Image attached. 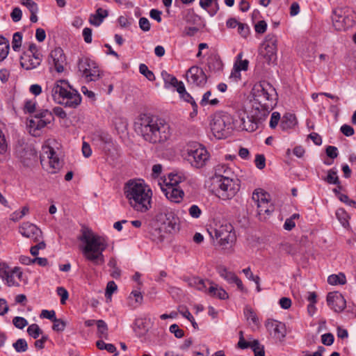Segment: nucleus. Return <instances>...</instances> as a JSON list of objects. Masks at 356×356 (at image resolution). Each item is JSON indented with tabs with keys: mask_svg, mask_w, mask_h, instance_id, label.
I'll return each instance as SVG.
<instances>
[{
	"mask_svg": "<svg viewBox=\"0 0 356 356\" xmlns=\"http://www.w3.org/2000/svg\"><path fill=\"white\" fill-rule=\"evenodd\" d=\"M135 131L149 144H163L170 137V124L163 118L147 113L140 114L134 122Z\"/></svg>",
	"mask_w": 356,
	"mask_h": 356,
	"instance_id": "1",
	"label": "nucleus"
},
{
	"mask_svg": "<svg viewBox=\"0 0 356 356\" xmlns=\"http://www.w3.org/2000/svg\"><path fill=\"white\" fill-rule=\"evenodd\" d=\"M78 239L84 244L82 253L86 260L95 265H102L104 263L103 252L108 245L106 237L98 235L91 229L83 226Z\"/></svg>",
	"mask_w": 356,
	"mask_h": 356,
	"instance_id": "2",
	"label": "nucleus"
},
{
	"mask_svg": "<svg viewBox=\"0 0 356 356\" xmlns=\"http://www.w3.org/2000/svg\"><path fill=\"white\" fill-rule=\"evenodd\" d=\"M123 191L134 210L145 213L152 207V191L143 181L131 179L124 184Z\"/></svg>",
	"mask_w": 356,
	"mask_h": 356,
	"instance_id": "3",
	"label": "nucleus"
},
{
	"mask_svg": "<svg viewBox=\"0 0 356 356\" xmlns=\"http://www.w3.org/2000/svg\"><path fill=\"white\" fill-rule=\"evenodd\" d=\"M46 92L51 96L56 103L64 105L65 107L76 108L81 101L78 92L72 90L65 80H58L47 85Z\"/></svg>",
	"mask_w": 356,
	"mask_h": 356,
	"instance_id": "4",
	"label": "nucleus"
},
{
	"mask_svg": "<svg viewBox=\"0 0 356 356\" xmlns=\"http://www.w3.org/2000/svg\"><path fill=\"white\" fill-rule=\"evenodd\" d=\"M253 100L252 104H259L264 106L271 105L273 107L275 104V97L277 95L275 89L268 82L264 81L255 84L252 88Z\"/></svg>",
	"mask_w": 356,
	"mask_h": 356,
	"instance_id": "5",
	"label": "nucleus"
},
{
	"mask_svg": "<svg viewBox=\"0 0 356 356\" xmlns=\"http://www.w3.org/2000/svg\"><path fill=\"white\" fill-rule=\"evenodd\" d=\"M234 118L227 113L222 112L214 115L211 122V129L218 139L226 138L233 129Z\"/></svg>",
	"mask_w": 356,
	"mask_h": 356,
	"instance_id": "6",
	"label": "nucleus"
},
{
	"mask_svg": "<svg viewBox=\"0 0 356 356\" xmlns=\"http://www.w3.org/2000/svg\"><path fill=\"white\" fill-rule=\"evenodd\" d=\"M207 149L198 143L188 145L187 149L186 160L193 167L201 168L204 167L209 159Z\"/></svg>",
	"mask_w": 356,
	"mask_h": 356,
	"instance_id": "7",
	"label": "nucleus"
},
{
	"mask_svg": "<svg viewBox=\"0 0 356 356\" xmlns=\"http://www.w3.org/2000/svg\"><path fill=\"white\" fill-rule=\"evenodd\" d=\"M78 70L81 77L87 82L98 80L102 73L96 62L88 57L79 58Z\"/></svg>",
	"mask_w": 356,
	"mask_h": 356,
	"instance_id": "8",
	"label": "nucleus"
},
{
	"mask_svg": "<svg viewBox=\"0 0 356 356\" xmlns=\"http://www.w3.org/2000/svg\"><path fill=\"white\" fill-rule=\"evenodd\" d=\"M209 232L212 238L218 241L220 245L232 243L236 240L234 227L228 222L216 225L214 227L210 228Z\"/></svg>",
	"mask_w": 356,
	"mask_h": 356,
	"instance_id": "9",
	"label": "nucleus"
},
{
	"mask_svg": "<svg viewBox=\"0 0 356 356\" xmlns=\"http://www.w3.org/2000/svg\"><path fill=\"white\" fill-rule=\"evenodd\" d=\"M332 19L333 26L337 31L346 30L354 24L353 11L348 7L334 9Z\"/></svg>",
	"mask_w": 356,
	"mask_h": 356,
	"instance_id": "10",
	"label": "nucleus"
},
{
	"mask_svg": "<svg viewBox=\"0 0 356 356\" xmlns=\"http://www.w3.org/2000/svg\"><path fill=\"white\" fill-rule=\"evenodd\" d=\"M42 168L49 173H56L62 167L63 162L58 158L54 148L50 146L43 147V153L40 156Z\"/></svg>",
	"mask_w": 356,
	"mask_h": 356,
	"instance_id": "11",
	"label": "nucleus"
},
{
	"mask_svg": "<svg viewBox=\"0 0 356 356\" xmlns=\"http://www.w3.org/2000/svg\"><path fill=\"white\" fill-rule=\"evenodd\" d=\"M217 195L222 200H230L234 197L240 189L238 179L228 178L223 181H216Z\"/></svg>",
	"mask_w": 356,
	"mask_h": 356,
	"instance_id": "12",
	"label": "nucleus"
},
{
	"mask_svg": "<svg viewBox=\"0 0 356 356\" xmlns=\"http://www.w3.org/2000/svg\"><path fill=\"white\" fill-rule=\"evenodd\" d=\"M277 39L276 35L268 34L266 35L261 47L259 55L264 59V62L270 64L277 58Z\"/></svg>",
	"mask_w": 356,
	"mask_h": 356,
	"instance_id": "13",
	"label": "nucleus"
},
{
	"mask_svg": "<svg viewBox=\"0 0 356 356\" xmlns=\"http://www.w3.org/2000/svg\"><path fill=\"white\" fill-rule=\"evenodd\" d=\"M23 273L19 267L10 268L6 262H0V277L8 286H19Z\"/></svg>",
	"mask_w": 356,
	"mask_h": 356,
	"instance_id": "14",
	"label": "nucleus"
},
{
	"mask_svg": "<svg viewBox=\"0 0 356 356\" xmlns=\"http://www.w3.org/2000/svg\"><path fill=\"white\" fill-rule=\"evenodd\" d=\"M269 195L261 189H256L252 196V200L257 207L259 216L269 215L273 211V207L268 200Z\"/></svg>",
	"mask_w": 356,
	"mask_h": 356,
	"instance_id": "15",
	"label": "nucleus"
},
{
	"mask_svg": "<svg viewBox=\"0 0 356 356\" xmlns=\"http://www.w3.org/2000/svg\"><path fill=\"white\" fill-rule=\"evenodd\" d=\"M234 124L236 127L252 132L259 129L257 122L252 120L251 115H248L244 110H238L236 116L234 118Z\"/></svg>",
	"mask_w": 356,
	"mask_h": 356,
	"instance_id": "16",
	"label": "nucleus"
},
{
	"mask_svg": "<svg viewBox=\"0 0 356 356\" xmlns=\"http://www.w3.org/2000/svg\"><path fill=\"white\" fill-rule=\"evenodd\" d=\"M54 120V115L48 110L38 111L34 118L30 120V129L40 130L50 124Z\"/></svg>",
	"mask_w": 356,
	"mask_h": 356,
	"instance_id": "17",
	"label": "nucleus"
},
{
	"mask_svg": "<svg viewBox=\"0 0 356 356\" xmlns=\"http://www.w3.org/2000/svg\"><path fill=\"white\" fill-rule=\"evenodd\" d=\"M269 334L275 340L282 341L286 334L285 325L276 320L268 319L266 323Z\"/></svg>",
	"mask_w": 356,
	"mask_h": 356,
	"instance_id": "18",
	"label": "nucleus"
},
{
	"mask_svg": "<svg viewBox=\"0 0 356 356\" xmlns=\"http://www.w3.org/2000/svg\"><path fill=\"white\" fill-rule=\"evenodd\" d=\"M186 79L191 84L202 86L206 83L207 76L202 68L192 66L186 72Z\"/></svg>",
	"mask_w": 356,
	"mask_h": 356,
	"instance_id": "19",
	"label": "nucleus"
},
{
	"mask_svg": "<svg viewBox=\"0 0 356 356\" xmlns=\"http://www.w3.org/2000/svg\"><path fill=\"white\" fill-rule=\"evenodd\" d=\"M272 108H273L271 107V105L266 104V106H259V104H252L250 113L252 116V120L257 122V124L259 127L266 120Z\"/></svg>",
	"mask_w": 356,
	"mask_h": 356,
	"instance_id": "20",
	"label": "nucleus"
},
{
	"mask_svg": "<svg viewBox=\"0 0 356 356\" xmlns=\"http://www.w3.org/2000/svg\"><path fill=\"white\" fill-rule=\"evenodd\" d=\"M19 232L23 236L29 238L33 241H39L42 238L41 230L29 222H23L19 227Z\"/></svg>",
	"mask_w": 356,
	"mask_h": 356,
	"instance_id": "21",
	"label": "nucleus"
},
{
	"mask_svg": "<svg viewBox=\"0 0 356 356\" xmlns=\"http://www.w3.org/2000/svg\"><path fill=\"white\" fill-rule=\"evenodd\" d=\"M328 306L336 312H342L346 307V301L338 291L330 292L327 296Z\"/></svg>",
	"mask_w": 356,
	"mask_h": 356,
	"instance_id": "22",
	"label": "nucleus"
},
{
	"mask_svg": "<svg viewBox=\"0 0 356 356\" xmlns=\"http://www.w3.org/2000/svg\"><path fill=\"white\" fill-rule=\"evenodd\" d=\"M48 62L54 66L56 72H62L64 70L65 56L63 50L60 47L55 48L49 56Z\"/></svg>",
	"mask_w": 356,
	"mask_h": 356,
	"instance_id": "23",
	"label": "nucleus"
},
{
	"mask_svg": "<svg viewBox=\"0 0 356 356\" xmlns=\"http://www.w3.org/2000/svg\"><path fill=\"white\" fill-rule=\"evenodd\" d=\"M41 61L42 56L24 54L21 57L20 64L25 70H31L40 65Z\"/></svg>",
	"mask_w": 356,
	"mask_h": 356,
	"instance_id": "24",
	"label": "nucleus"
},
{
	"mask_svg": "<svg viewBox=\"0 0 356 356\" xmlns=\"http://www.w3.org/2000/svg\"><path fill=\"white\" fill-rule=\"evenodd\" d=\"M161 189L168 200L176 203L180 202L184 195V193L180 187L161 186Z\"/></svg>",
	"mask_w": 356,
	"mask_h": 356,
	"instance_id": "25",
	"label": "nucleus"
},
{
	"mask_svg": "<svg viewBox=\"0 0 356 356\" xmlns=\"http://www.w3.org/2000/svg\"><path fill=\"white\" fill-rule=\"evenodd\" d=\"M207 282L210 284L206 293L212 298H218L220 300H225L228 298V293L221 287H218V285L213 284L209 280H207Z\"/></svg>",
	"mask_w": 356,
	"mask_h": 356,
	"instance_id": "26",
	"label": "nucleus"
},
{
	"mask_svg": "<svg viewBox=\"0 0 356 356\" xmlns=\"http://www.w3.org/2000/svg\"><path fill=\"white\" fill-rule=\"evenodd\" d=\"M186 179L184 173L181 172H171L168 175V177L163 181L165 186H175L179 187V184L181 183Z\"/></svg>",
	"mask_w": 356,
	"mask_h": 356,
	"instance_id": "27",
	"label": "nucleus"
},
{
	"mask_svg": "<svg viewBox=\"0 0 356 356\" xmlns=\"http://www.w3.org/2000/svg\"><path fill=\"white\" fill-rule=\"evenodd\" d=\"M108 15L106 10H104L102 8L97 9L95 13L91 14L89 17V22L90 24L99 26L103 22L104 19L106 18Z\"/></svg>",
	"mask_w": 356,
	"mask_h": 356,
	"instance_id": "28",
	"label": "nucleus"
},
{
	"mask_svg": "<svg viewBox=\"0 0 356 356\" xmlns=\"http://www.w3.org/2000/svg\"><path fill=\"white\" fill-rule=\"evenodd\" d=\"M177 91L179 92L180 97L186 102L191 103L193 107V112L196 114L197 113V105L193 100L191 95L186 91L184 83H181Z\"/></svg>",
	"mask_w": 356,
	"mask_h": 356,
	"instance_id": "29",
	"label": "nucleus"
},
{
	"mask_svg": "<svg viewBox=\"0 0 356 356\" xmlns=\"http://www.w3.org/2000/svg\"><path fill=\"white\" fill-rule=\"evenodd\" d=\"M200 6L208 10V13L211 16L215 15L219 10V6L217 0H200Z\"/></svg>",
	"mask_w": 356,
	"mask_h": 356,
	"instance_id": "30",
	"label": "nucleus"
},
{
	"mask_svg": "<svg viewBox=\"0 0 356 356\" xmlns=\"http://www.w3.org/2000/svg\"><path fill=\"white\" fill-rule=\"evenodd\" d=\"M15 151L17 156L24 165H28L27 161L30 160L31 157L35 156V154L31 149H26L25 148L23 149L21 147H17Z\"/></svg>",
	"mask_w": 356,
	"mask_h": 356,
	"instance_id": "31",
	"label": "nucleus"
},
{
	"mask_svg": "<svg viewBox=\"0 0 356 356\" xmlns=\"http://www.w3.org/2000/svg\"><path fill=\"white\" fill-rule=\"evenodd\" d=\"M161 76L164 81L165 88L170 86L175 88L176 90H177V88H179V85H181V83H183L182 81H179L175 76L168 74L166 72H163L161 73Z\"/></svg>",
	"mask_w": 356,
	"mask_h": 356,
	"instance_id": "32",
	"label": "nucleus"
},
{
	"mask_svg": "<svg viewBox=\"0 0 356 356\" xmlns=\"http://www.w3.org/2000/svg\"><path fill=\"white\" fill-rule=\"evenodd\" d=\"M206 282L207 281L197 277L189 278L188 280L189 286L196 289L199 291H204L205 293L207 291Z\"/></svg>",
	"mask_w": 356,
	"mask_h": 356,
	"instance_id": "33",
	"label": "nucleus"
},
{
	"mask_svg": "<svg viewBox=\"0 0 356 356\" xmlns=\"http://www.w3.org/2000/svg\"><path fill=\"white\" fill-rule=\"evenodd\" d=\"M216 270L219 275L229 283H233V281L236 277L234 273L228 270V269L224 266H218L216 268Z\"/></svg>",
	"mask_w": 356,
	"mask_h": 356,
	"instance_id": "34",
	"label": "nucleus"
},
{
	"mask_svg": "<svg viewBox=\"0 0 356 356\" xmlns=\"http://www.w3.org/2000/svg\"><path fill=\"white\" fill-rule=\"evenodd\" d=\"M140 288L138 287V289ZM129 305L134 308L140 305L143 300L142 293L139 290H134L129 296Z\"/></svg>",
	"mask_w": 356,
	"mask_h": 356,
	"instance_id": "35",
	"label": "nucleus"
},
{
	"mask_svg": "<svg viewBox=\"0 0 356 356\" xmlns=\"http://www.w3.org/2000/svg\"><path fill=\"white\" fill-rule=\"evenodd\" d=\"M223 64L219 57L213 56L208 60V67L211 72H218L222 70Z\"/></svg>",
	"mask_w": 356,
	"mask_h": 356,
	"instance_id": "36",
	"label": "nucleus"
},
{
	"mask_svg": "<svg viewBox=\"0 0 356 356\" xmlns=\"http://www.w3.org/2000/svg\"><path fill=\"white\" fill-rule=\"evenodd\" d=\"M248 348L252 349L254 356H265L264 346L257 339L249 341Z\"/></svg>",
	"mask_w": 356,
	"mask_h": 356,
	"instance_id": "37",
	"label": "nucleus"
},
{
	"mask_svg": "<svg viewBox=\"0 0 356 356\" xmlns=\"http://www.w3.org/2000/svg\"><path fill=\"white\" fill-rule=\"evenodd\" d=\"M327 282L331 285L344 284L346 282V278L343 273L333 274L328 277Z\"/></svg>",
	"mask_w": 356,
	"mask_h": 356,
	"instance_id": "38",
	"label": "nucleus"
},
{
	"mask_svg": "<svg viewBox=\"0 0 356 356\" xmlns=\"http://www.w3.org/2000/svg\"><path fill=\"white\" fill-rule=\"evenodd\" d=\"M9 52L8 41L3 37L0 36V61L6 58Z\"/></svg>",
	"mask_w": 356,
	"mask_h": 356,
	"instance_id": "39",
	"label": "nucleus"
},
{
	"mask_svg": "<svg viewBox=\"0 0 356 356\" xmlns=\"http://www.w3.org/2000/svg\"><path fill=\"white\" fill-rule=\"evenodd\" d=\"M244 315L248 321H251L254 325L259 324V319L254 310L249 306L244 308Z\"/></svg>",
	"mask_w": 356,
	"mask_h": 356,
	"instance_id": "40",
	"label": "nucleus"
},
{
	"mask_svg": "<svg viewBox=\"0 0 356 356\" xmlns=\"http://www.w3.org/2000/svg\"><path fill=\"white\" fill-rule=\"evenodd\" d=\"M97 334L99 338H108V327L103 320L97 321Z\"/></svg>",
	"mask_w": 356,
	"mask_h": 356,
	"instance_id": "41",
	"label": "nucleus"
},
{
	"mask_svg": "<svg viewBox=\"0 0 356 356\" xmlns=\"http://www.w3.org/2000/svg\"><path fill=\"white\" fill-rule=\"evenodd\" d=\"M211 91L206 92L202 97V99L200 102V104L202 106H206L207 104H209L211 106L217 105L219 103L218 99L217 98H211Z\"/></svg>",
	"mask_w": 356,
	"mask_h": 356,
	"instance_id": "42",
	"label": "nucleus"
},
{
	"mask_svg": "<svg viewBox=\"0 0 356 356\" xmlns=\"http://www.w3.org/2000/svg\"><path fill=\"white\" fill-rule=\"evenodd\" d=\"M150 238L151 239L156 242L160 243L162 242L164 239V235L161 228H154L152 229L150 232Z\"/></svg>",
	"mask_w": 356,
	"mask_h": 356,
	"instance_id": "43",
	"label": "nucleus"
},
{
	"mask_svg": "<svg viewBox=\"0 0 356 356\" xmlns=\"http://www.w3.org/2000/svg\"><path fill=\"white\" fill-rule=\"evenodd\" d=\"M27 332L33 339H37L42 333V331L38 324L33 323L28 327Z\"/></svg>",
	"mask_w": 356,
	"mask_h": 356,
	"instance_id": "44",
	"label": "nucleus"
},
{
	"mask_svg": "<svg viewBox=\"0 0 356 356\" xmlns=\"http://www.w3.org/2000/svg\"><path fill=\"white\" fill-rule=\"evenodd\" d=\"M13 348L17 353H23L27 350L28 344L25 339H19L13 344Z\"/></svg>",
	"mask_w": 356,
	"mask_h": 356,
	"instance_id": "45",
	"label": "nucleus"
},
{
	"mask_svg": "<svg viewBox=\"0 0 356 356\" xmlns=\"http://www.w3.org/2000/svg\"><path fill=\"white\" fill-rule=\"evenodd\" d=\"M22 40V35L19 32H16L13 34V41H12V47L14 51H17L21 47Z\"/></svg>",
	"mask_w": 356,
	"mask_h": 356,
	"instance_id": "46",
	"label": "nucleus"
},
{
	"mask_svg": "<svg viewBox=\"0 0 356 356\" xmlns=\"http://www.w3.org/2000/svg\"><path fill=\"white\" fill-rule=\"evenodd\" d=\"M243 54L240 53L237 56L238 60L234 63V67L241 70H247L249 62L248 60H242Z\"/></svg>",
	"mask_w": 356,
	"mask_h": 356,
	"instance_id": "47",
	"label": "nucleus"
},
{
	"mask_svg": "<svg viewBox=\"0 0 356 356\" xmlns=\"http://www.w3.org/2000/svg\"><path fill=\"white\" fill-rule=\"evenodd\" d=\"M139 72L144 75L149 81H154L155 76L154 73L149 70L145 64H140L139 66Z\"/></svg>",
	"mask_w": 356,
	"mask_h": 356,
	"instance_id": "48",
	"label": "nucleus"
},
{
	"mask_svg": "<svg viewBox=\"0 0 356 356\" xmlns=\"http://www.w3.org/2000/svg\"><path fill=\"white\" fill-rule=\"evenodd\" d=\"M21 3L23 6H25L30 13H38V7L35 2L33 0H21Z\"/></svg>",
	"mask_w": 356,
	"mask_h": 356,
	"instance_id": "49",
	"label": "nucleus"
},
{
	"mask_svg": "<svg viewBox=\"0 0 356 356\" xmlns=\"http://www.w3.org/2000/svg\"><path fill=\"white\" fill-rule=\"evenodd\" d=\"M325 181L329 184H339V177L337 175V172L333 170H330L328 171Z\"/></svg>",
	"mask_w": 356,
	"mask_h": 356,
	"instance_id": "50",
	"label": "nucleus"
},
{
	"mask_svg": "<svg viewBox=\"0 0 356 356\" xmlns=\"http://www.w3.org/2000/svg\"><path fill=\"white\" fill-rule=\"evenodd\" d=\"M53 323L54 324L52 328L54 331L62 332L66 327V323L61 319H58L56 318Z\"/></svg>",
	"mask_w": 356,
	"mask_h": 356,
	"instance_id": "51",
	"label": "nucleus"
},
{
	"mask_svg": "<svg viewBox=\"0 0 356 356\" xmlns=\"http://www.w3.org/2000/svg\"><path fill=\"white\" fill-rule=\"evenodd\" d=\"M229 168V167L226 164H218L215 167V177L214 179H217L221 175L225 174L227 170Z\"/></svg>",
	"mask_w": 356,
	"mask_h": 356,
	"instance_id": "52",
	"label": "nucleus"
},
{
	"mask_svg": "<svg viewBox=\"0 0 356 356\" xmlns=\"http://www.w3.org/2000/svg\"><path fill=\"white\" fill-rule=\"evenodd\" d=\"M13 323L19 329H23L28 325L27 321L24 318L19 316L14 317L13 319Z\"/></svg>",
	"mask_w": 356,
	"mask_h": 356,
	"instance_id": "53",
	"label": "nucleus"
},
{
	"mask_svg": "<svg viewBox=\"0 0 356 356\" xmlns=\"http://www.w3.org/2000/svg\"><path fill=\"white\" fill-rule=\"evenodd\" d=\"M36 102L35 100H26L24 103V110L25 113H33L35 111Z\"/></svg>",
	"mask_w": 356,
	"mask_h": 356,
	"instance_id": "54",
	"label": "nucleus"
},
{
	"mask_svg": "<svg viewBox=\"0 0 356 356\" xmlns=\"http://www.w3.org/2000/svg\"><path fill=\"white\" fill-rule=\"evenodd\" d=\"M170 332L177 338H181L184 336V331L179 328L177 324H172L170 326Z\"/></svg>",
	"mask_w": 356,
	"mask_h": 356,
	"instance_id": "55",
	"label": "nucleus"
},
{
	"mask_svg": "<svg viewBox=\"0 0 356 356\" xmlns=\"http://www.w3.org/2000/svg\"><path fill=\"white\" fill-rule=\"evenodd\" d=\"M257 168L262 170L266 166V158L263 154H257L254 160Z\"/></svg>",
	"mask_w": 356,
	"mask_h": 356,
	"instance_id": "56",
	"label": "nucleus"
},
{
	"mask_svg": "<svg viewBox=\"0 0 356 356\" xmlns=\"http://www.w3.org/2000/svg\"><path fill=\"white\" fill-rule=\"evenodd\" d=\"M188 213L191 217L198 218L202 214V211L197 205L193 204L189 208Z\"/></svg>",
	"mask_w": 356,
	"mask_h": 356,
	"instance_id": "57",
	"label": "nucleus"
},
{
	"mask_svg": "<svg viewBox=\"0 0 356 356\" xmlns=\"http://www.w3.org/2000/svg\"><path fill=\"white\" fill-rule=\"evenodd\" d=\"M238 33L243 38H247L250 33L249 26L246 24L240 23L238 26Z\"/></svg>",
	"mask_w": 356,
	"mask_h": 356,
	"instance_id": "58",
	"label": "nucleus"
},
{
	"mask_svg": "<svg viewBox=\"0 0 356 356\" xmlns=\"http://www.w3.org/2000/svg\"><path fill=\"white\" fill-rule=\"evenodd\" d=\"M56 291H57V294L59 296H60L61 304H63V305L65 304L66 300L68 298V296H69L67 291L65 288L60 286V287L57 288Z\"/></svg>",
	"mask_w": 356,
	"mask_h": 356,
	"instance_id": "59",
	"label": "nucleus"
},
{
	"mask_svg": "<svg viewBox=\"0 0 356 356\" xmlns=\"http://www.w3.org/2000/svg\"><path fill=\"white\" fill-rule=\"evenodd\" d=\"M267 29V24L265 21H259L254 26L255 31L257 33L262 34L266 32Z\"/></svg>",
	"mask_w": 356,
	"mask_h": 356,
	"instance_id": "60",
	"label": "nucleus"
},
{
	"mask_svg": "<svg viewBox=\"0 0 356 356\" xmlns=\"http://www.w3.org/2000/svg\"><path fill=\"white\" fill-rule=\"evenodd\" d=\"M22 13L19 8L16 7L13 8L10 13V17L13 22H17L22 19Z\"/></svg>",
	"mask_w": 356,
	"mask_h": 356,
	"instance_id": "61",
	"label": "nucleus"
},
{
	"mask_svg": "<svg viewBox=\"0 0 356 356\" xmlns=\"http://www.w3.org/2000/svg\"><path fill=\"white\" fill-rule=\"evenodd\" d=\"M40 316V318H47L49 320H51L53 322L54 320L56 318V313L54 310L49 311V310L43 309L41 312Z\"/></svg>",
	"mask_w": 356,
	"mask_h": 356,
	"instance_id": "62",
	"label": "nucleus"
},
{
	"mask_svg": "<svg viewBox=\"0 0 356 356\" xmlns=\"http://www.w3.org/2000/svg\"><path fill=\"white\" fill-rule=\"evenodd\" d=\"M321 341L325 346H330L334 342V336L331 333L324 334L321 336Z\"/></svg>",
	"mask_w": 356,
	"mask_h": 356,
	"instance_id": "63",
	"label": "nucleus"
},
{
	"mask_svg": "<svg viewBox=\"0 0 356 356\" xmlns=\"http://www.w3.org/2000/svg\"><path fill=\"white\" fill-rule=\"evenodd\" d=\"M198 31V29L195 26H186L182 32L183 36H193Z\"/></svg>",
	"mask_w": 356,
	"mask_h": 356,
	"instance_id": "64",
	"label": "nucleus"
}]
</instances>
